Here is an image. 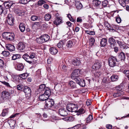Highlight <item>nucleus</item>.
Wrapping results in <instances>:
<instances>
[{
  "label": "nucleus",
  "mask_w": 129,
  "mask_h": 129,
  "mask_svg": "<svg viewBox=\"0 0 129 129\" xmlns=\"http://www.w3.org/2000/svg\"><path fill=\"white\" fill-rule=\"evenodd\" d=\"M2 54L5 56H7L9 54V53L8 51H4L2 52Z\"/></svg>",
  "instance_id": "nucleus-50"
},
{
  "label": "nucleus",
  "mask_w": 129,
  "mask_h": 129,
  "mask_svg": "<svg viewBox=\"0 0 129 129\" xmlns=\"http://www.w3.org/2000/svg\"><path fill=\"white\" fill-rule=\"evenodd\" d=\"M75 80L77 83L79 84L80 86L82 87L84 86L85 85V82L84 80L82 79H80L79 78H76Z\"/></svg>",
  "instance_id": "nucleus-11"
},
{
  "label": "nucleus",
  "mask_w": 129,
  "mask_h": 129,
  "mask_svg": "<svg viewBox=\"0 0 129 129\" xmlns=\"http://www.w3.org/2000/svg\"><path fill=\"white\" fill-rule=\"evenodd\" d=\"M4 8L1 5H0V15H1L4 11Z\"/></svg>",
  "instance_id": "nucleus-57"
},
{
  "label": "nucleus",
  "mask_w": 129,
  "mask_h": 129,
  "mask_svg": "<svg viewBox=\"0 0 129 129\" xmlns=\"http://www.w3.org/2000/svg\"><path fill=\"white\" fill-rule=\"evenodd\" d=\"M109 27H108V29L110 31L113 32L115 31L116 30V26L115 25H109Z\"/></svg>",
  "instance_id": "nucleus-27"
},
{
  "label": "nucleus",
  "mask_w": 129,
  "mask_h": 129,
  "mask_svg": "<svg viewBox=\"0 0 129 129\" xmlns=\"http://www.w3.org/2000/svg\"><path fill=\"white\" fill-rule=\"evenodd\" d=\"M80 74V71L78 69H75L73 71L71 74V78L75 80H76V78H79L78 76Z\"/></svg>",
  "instance_id": "nucleus-6"
},
{
  "label": "nucleus",
  "mask_w": 129,
  "mask_h": 129,
  "mask_svg": "<svg viewBox=\"0 0 129 129\" xmlns=\"http://www.w3.org/2000/svg\"><path fill=\"white\" fill-rule=\"evenodd\" d=\"M9 95V93L6 91H4L2 92V96L3 98H7Z\"/></svg>",
  "instance_id": "nucleus-32"
},
{
  "label": "nucleus",
  "mask_w": 129,
  "mask_h": 129,
  "mask_svg": "<svg viewBox=\"0 0 129 129\" xmlns=\"http://www.w3.org/2000/svg\"><path fill=\"white\" fill-rule=\"evenodd\" d=\"M2 36L5 39L8 41H12L14 39V34L10 33H3Z\"/></svg>",
  "instance_id": "nucleus-2"
},
{
  "label": "nucleus",
  "mask_w": 129,
  "mask_h": 129,
  "mask_svg": "<svg viewBox=\"0 0 129 129\" xmlns=\"http://www.w3.org/2000/svg\"><path fill=\"white\" fill-rule=\"evenodd\" d=\"M93 117L92 115H89L88 117L86 119V122L87 123H88L90 122L92 120Z\"/></svg>",
  "instance_id": "nucleus-38"
},
{
  "label": "nucleus",
  "mask_w": 129,
  "mask_h": 129,
  "mask_svg": "<svg viewBox=\"0 0 129 129\" xmlns=\"http://www.w3.org/2000/svg\"><path fill=\"white\" fill-rule=\"evenodd\" d=\"M51 18V15L48 14L45 15L44 16L45 20L46 21H49L50 19Z\"/></svg>",
  "instance_id": "nucleus-41"
},
{
  "label": "nucleus",
  "mask_w": 129,
  "mask_h": 129,
  "mask_svg": "<svg viewBox=\"0 0 129 129\" xmlns=\"http://www.w3.org/2000/svg\"><path fill=\"white\" fill-rule=\"evenodd\" d=\"M116 38V43H117L119 47H121V45L123 44L121 39L119 38Z\"/></svg>",
  "instance_id": "nucleus-28"
},
{
  "label": "nucleus",
  "mask_w": 129,
  "mask_h": 129,
  "mask_svg": "<svg viewBox=\"0 0 129 129\" xmlns=\"http://www.w3.org/2000/svg\"><path fill=\"white\" fill-rule=\"evenodd\" d=\"M67 17L69 19L70 21L73 22H76V19H74L72 17V16L70 14H68L67 15Z\"/></svg>",
  "instance_id": "nucleus-44"
},
{
  "label": "nucleus",
  "mask_w": 129,
  "mask_h": 129,
  "mask_svg": "<svg viewBox=\"0 0 129 129\" xmlns=\"http://www.w3.org/2000/svg\"><path fill=\"white\" fill-rule=\"evenodd\" d=\"M25 48L24 44L22 42H19L17 45V49L20 52H23Z\"/></svg>",
  "instance_id": "nucleus-10"
},
{
  "label": "nucleus",
  "mask_w": 129,
  "mask_h": 129,
  "mask_svg": "<svg viewBox=\"0 0 129 129\" xmlns=\"http://www.w3.org/2000/svg\"><path fill=\"white\" fill-rule=\"evenodd\" d=\"M63 44V43L62 41H61L60 42L58 43L57 44V47L60 48L62 47V45Z\"/></svg>",
  "instance_id": "nucleus-54"
},
{
  "label": "nucleus",
  "mask_w": 129,
  "mask_h": 129,
  "mask_svg": "<svg viewBox=\"0 0 129 129\" xmlns=\"http://www.w3.org/2000/svg\"><path fill=\"white\" fill-rule=\"evenodd\" d=\"M77 112L78 113L77 114L78 115L80 114H81L84 113L85 112V109L81 107L78 110Z\"/></svg>",
  "instance_id": "nucleus-31"
},
{
  "label": "nucleus",
  "mask_w": 129,
  "mask_h": 129,
  "mask_svg": "<svg viewBox=\"0 0 129 129\" xmlns=\"http://www.w3.org/2000/svg\"><path fill=\"white\" fill-rule=\"evenodd\" d=\"M90 45L92 46L94 44L95 40L93 38H91L89 40Z\"/></svg>",
  "instance_id": "nucleus-45"
},
{
  "label": "nucleus",
  "mask_w": 129,
  "mask_h": 129,
  "mask_svg": "<svg viewBox=\"0 0 129 129\" xmlns=\"http://www.w3.org/2000/svg\"><path fill=\"white\" fill-rule=\"evenodd\" d=\"M80 61L77 59H75L72 61V63L73 65L75 66H79L80 64Z\"/></svg>",
  "instance_id": "nucleus-30"
},
{
  "label": "nucleus",
  "mask_w": 129,
  "mask_h": 129,
  "mask_svg": "<svg viewBox=\"0 0 129 129\" xmlns=\"http://www.w3.org/2000/svg\"><path fill=\"white\" fill-rule=\"evenodd\" d=\"M107 39L106 38H102L100 44L101 47L105 46L107 43Z\"/></svg>",
  "instance_id": "nucleus-16"
},
{
  "label": "nucleus",
  "mask_w": 129,
  "mask_h": 129,
  "mask_svg": "<svg viewBox=\"0 0 129 129\" xmlns=\"http://www.w3.org/2000/svg\"><path fill=\"white\" fill-rule=\"evenodd\" d=\"M123 94V91L119 90V91L118 92L115 93L113 94V96L114 97H117L121 96Z\"/></svg>",
  "instance_id": "nucleus-25"
},
{
  "label": "nucleus",
  "mask_w": 129,
  "mask_h": 129,
  "mask_svg": "<svg viewBox=\"0 0 129 129\" xmlns=\"http://www.w3.org/2000/svg\"><path fill=\"white\" fill-rule=\"evenodd\" d=\"M45 3V2L44 1L42 0H40L38 2V5L40 6H41Z\"/></svg>",
  "instance_id": "nucleus-53"
},
{
  "label": "nucleus",
  "mask_w": 129,
  "mask_h": 129,
  "mask_svg": "<svg viewBox=\"0 0 129 129\" xmlns=\"http://www.w3.org/2000/svg\"><path fill=\"white\" fill-rule=\"evenodd\" d=\"M6 48L10 51H14L15 49L14 46L10 44H6Z\"/></svg>",
  "instance_id": "nucleus-13"
},
{
  "label": "nucleus",
  "mask_w": 129,
  "mask_h": 129,
  "mask_svg": "<svg viewBox=\"0 0 129 129\" xmlns=\"http://www.w3.org/2000/svg\"><path fill=\"white\" fill-rule=\"evenodd\" d=\"M14 20V18L12 15L10 14H9L6 17V21L7 23L11 26L13 25Z\"/></svg>",
  "instance_id": "nucleus-4"
},
{
  "label": "nucleus",
  "mask_w": 129,
  "mask_h": 129,
  "mask_svg": "<svg viewBox=\"0 0 129 129\" xmlns=\"http://www.w3.org/2000/svg\"><path fill=\"white\" fill-rule=\"evenodd\" d=\"M2 84L5 85L7 87H10V86L8 82H7L5 81H0Z\"/></svg>",
  "instance_id": "nucleus-55"
},
{
  "label": "nucleus",
  "mask_w": 129,
  "mask_h": 129,
  "mask_svg": "<svg viewBox=\"0 0 129 129\" xmlns=\"http://www.w3.org/2000/svg\"><path fill=\"white\" fill-rule=\"evenodd\" d=\"M30 57V60H31L32 61L33 60V58H34L35 56V54L34 53L31 52L28 53Z\"/></svg>",
  "instance_id": "nucleus-43"
},
{
  "label": "nucleus",
  "mask_w": 129,
  "mask_h": 129,
  "mask_svg": "<svg viewBox=\"0 0 129 129\" xmlns=\"http://www.w3.org/2000/svg\"><path fill=\"white\" fill-rule=\"evenodd\" d=\"M38 18V17L35 15L32 16L31 17V20L33 21L36 20Z\"/></svg>",
  "instance_id": "nucleus-51"
},
{
  "label": "nucleus",
  "mask_w": 129,
  "mask_h": 129,
  "mask_svg": "<svg viewBox=\"0 0 129 129\" xmlns=\"http://www.w3.org/2000/svg\"><path fill=\"white\" fill-rule=\"evenodd\" d=\"M59 113L62 116H65L68 114L67 109H60L59 110Z\"/></svg>",
  "instance_id": "nucleus-12"
},
{
  "label": "nucleus",
  "mask_w": 129,
  "mask_h": 129,
  "mask_svg": "<svg viewBox=\"0 0 129 129\" xmlns=\"http://www.w3.org/2000/svg\"><path fill=\"white\" fill-rule=\"evenodd\" d=\"M49 51L50 53L53 55L56 54L58 52L57 50L54 47L50 48L49 49Z\"/></svg>",
  "instance_id": "nucleus-23"
},
{
  "label": "nucleus",
  "mask_w": 129,
  "mask_h": 129,
  "mask_svg": "<svg viewBox=\"0 0 129 129\" xmlns=\"http://www.w3.org/2000/svg\"><path fill=\"white\" fill-rule=\"evenodd\" d=\"M66 45L67 47L70 48L74 45V44L72 40H70L68 41Z\"/></svg>",
  "instance_id": "nucleus-26"
},
{
  "label": "nucleus",
  "mask_w": 129,
  "mask_h": 129,
  "mask_svg": "<svg viewBox=\"0 0 129 129\" xmlns=\"http://www.w3.org/2000/svg\"><path fill=\"white\" fill-rule=\"evenodd\" d=\"M24 66L22 63H19L17 64L16 67V69L18 71H21L23 69Z\"/></svg>",
  "instance_id": "nucleus-15"
},
{
  "label": "nucleus",
  "mask_w": 129,
  "mask_h": 129,
  "mask_svg": "<svg viewBox=\"0 0 129 129\" xmlns=\"http://www.w3.org/2000/svg\"><path fill=\"white\" fill-rule=\"evenodd\" d=\"M54 102L53 100L48 99L45 101L44 107L45 108H51L54 105Z\"/></svg>",
  "instance_id": "nucleus-5"
},
{
  "label": "nucleus",
  "mask_w": 129,
  "mask_h": 129,
  "mask_svg": "<svg viewBox=\"0 0 129 129\" xmlns=\"http://www.w3.org/2000/svg\"><path fill=\"white\" fill-rule=\"evenodd\" d=\"M20 58V56L19 54H16L13 55L12 57V59L13 60H15Z\"/></svg>",
  "instance_id": "nucleus-42"
},
{
  "label": "nucleus",
  "mask_w": 129,
  "mask_h": 129,
  "mask_svg": "<svg viewBox=\"0 0 129 129\" xmlns=\"http://www.w3.org/2000/svg\"><path fill=\"white\" fill-rule=\"evenodd\" d=\"M23 91L25 93L29 94V95H30L31 90L30 87L28 86H25Z\"/></svg>",
  "instance_id": "nucleus-14"
},
{
  "label": "nucleus",
  "mask_w": 129,
  "mask_h": 129,
  "mask_svg": "<svg viewBox=\"0 0 129 129\" xmlns=\"http://www.w3.org/2000/svg\"><path fill=\"white\" fill-rule=\"evenodd\" d=\"M75 6L76 8L78 9H80L82 7V5L80 2L77 1H75Z\"/></svg>",
  "instance_id": "nucleus-22"
},
{
  "label": "nucleus",
  "mask_w": 129,
  "mask_h": 129,
  "mask_svg": "<svg viewBox=\"0 0 129 129\" xmlns=\"http://www.w3.org/2000/svg\"><path fill=\"white\" fill-rule=\"evenodd\" d=\"M48 98L46 96L44 93L40 95L39 97V100L42 101H46V100L48 99Z\"/></svg>",
  "instance_id": "nucleus-21"
},
{
  "label": "nucleus",
  "mask_w": 129,
  "mask_h": 129,
  "mask_svg": "<svg viewBox=\"0 0 129 129\" xmlns=\"http://www.w3.org/2000/svg\"><path fill=\"white\" fill-rule=\"evenodd\" d=\"M108 2L107 0H105L102 2V5L104 7H106L107 5Z\"/></svg>",
  "instance_id": "nucleus-52"
},
{
  "label": "nucleus",
  "mask_w": 129,
  "mask_h": 129,
  "mask_svg": "<svg viewBox=\"0 0 129 129\" xmlns=\"http://www.w3.org/2000/svg\"><path fill=\"white\" fill-rule=\"evenodd\" d=\"M19 114L18 113H16L15 114H14L12 115L10 117V118H13L14 117H16L17 115Z\"/></svg>",
  "instance_id": "nucleus-62"
},
{
  "label": "nucleus",
  "mask_w": 129,
  "mask_h": 129,
  "mask_svg": "<svg viewBox=\"0 0 129 129\" xmlns=\"http://www.w3.org/2000/svg\"><path fill=\"white\" fill-rule=\"evenodd\" d=\"M19 28L21 32H24L25 30V27L24 24L22 23H21L19 25Z\"/></svg>",
  "instance_id": "nucleus-29"
},
{
  "label": "nucleus",
  "mask_w": 129,
  "mask_h": 129,
  "mask_svg": "<svg viewBox=\"0 0 129 129\" xmlns=\"http://www.w3.org/2000/svg\"><path fill=\"white\" fill-rule=\"evenodd\" d=\"M42 36H43V38L45 42L48 41L49 39V37L48 35H44Z\"/></svg>",
  "instance_id": "nucleus-37"
},
{
  "label": "nucleus",
  "mask_w": 129,
  "mask_h": 129,
  "mask_svg": "<svg viewBox=\"0 0 129 129\" xmlns=\"http://www.w3.org/2000/svg\"><path fill=\"white\" fill-rule=\"evenodd\" d=\"M118 78V76L116 75H114L111 77V79L112 81H114L117 80Z\"/></svg>",
  "instance_id": "nucleus-39"
},
{
  "label": "nucleus",
  "mask_w": 129,
  "mask_h": 129,
  "mask_svg": "<svg viewBox=\"0 0 129 129\" xmlns=\"http://www.w3.org/2000/svg\"><path fill=\"white\" fill-rule=\"evenodd\" d=\"M29 2V0H19V3L23 4H26Z\"/></svg>",
  "instance_id": "nucleus-47"
},
{
  "label": "nucleus",
  "mask_w": 129,
  "mask_h": 129,
  "mask_svg": "<svg viewBox=\"0 0 129 129\" xmlns=\"http://www.w3.org/2000/svg\"><path fill=\"white\" fill-rule=\"evenodd\" d=\"M23 57L27 62L30 64H34V61L33 60L32 61L31 60H30V57L28 52L23 55Z\"/></svg>",
  "instance_id": "nucleus-8"
},
{
  "label": "nucleus",
  "mask_w": 129,
  "mask_h": 129,
  "mask_svg": "<svg viewBox=\"0 0 129 129\" xmlns=\"http://www.w3.org/2000/svg\"><path fill=\"white\" fill-rule=\"evenodd\" d=\"M106 127L108 129H111L112 128V126L110 124H107L106 125Z\"/></svg>",
  "instance_id": "nucleus-63"
},
{
  "label": "nucleus",
  "mask_w": 129,
  "mask_h": 129,
  "mask_svg": "<svg viewBox=\"0 0 129 129\" xmlns=\"http://www.w3.org/2000/svg\"><path fill=\"white\" fill-rule=\"evenodd\" d=\"M123 73L128 78L129 80V70H125L123 71Z\"/></svg>",
  "instance_id": "nucleus-49"
},
{
  "label": "nucleus",
  "mask_w": 129,
  "mask_h": 129,
  "mask_svg": "<svg viewBox=\"0 0 129 129\" xmlns=\"http://www.w3.org/2000/svg\"><path fill=\"white\" fill-rule=\"evenodd\" d=\"M13 4V3L12 2H7L5 3L4 5L6 9H8L11 7Z\"/></svg>",
  "instance_id": "nucleus-33"
},
{
  "label": "nucleus",
  "mask_w": 129,
  "mask_h": 129,
  "mask_svg": "<svg viewBox=\"0 0 129 129\" xmlns=\"http://www.w3.org/2000/svg\"><path fill=\"white\" fill-rule=\"evenodd\" d=\"M62 22V20L60 17H57L56 20L54 21V23L58 25Z\"/></svg>",
  "instance_id": "nucleus-24"
},
{
  "label": "nucleus",
  "mask_w": 129,
  "mask_h": 129,
  "mask_svg": "<svg viewBox=\"0 0 129 129\" xmlns=\"http://www.w3.org/2000/svg\"><path fill=\"white\" fill-rule=\"evenodd\" d=\"M46 86L45 84H42L40 85L38 89V91L40 93L41 92H44L45 90Z\"/></svg>",
  "instance_id": "nucleus-18"
},
{
  "label": "nucleus",
  "mask_w": 129,
  "mask_h": 129,
  "mask_svg": "<svg viewBox=\"0 0 129 129\" xmlns=\"http://www.w3.org/2000/svg\"><path fill=\"white\" fill-rule=\"evenodd\" d=\"M121 20L119 17H116V21L118 23H120L121 22Z\"/></svg>",
  "instance_id": "nucleus-56"
},
{
  "label": "nucleus",
  "mask_w": 129,
  "mask_h": 129,
  "mask_svg": "<svg viewBox=\"0 0 129 129\" xmlns=\"http://www.w3.org/2000/svg\"><path fill=\"white\" fill-rule=\"evenodd\" d=\"M8 111L7 109H4L2 113V115L3 116H5L8 113Z\"/></svg>",
  "instance_id": "nucleus-46"
},
{
  "label": "nucleus",
  "mask_w": 129,
  "mask_h": 129,
  "mask_svg": "<svg viewBox=\"0 0 129 129\" xmlns=\"http://www.w3.org/2000/svg\"><path fill=\"white\" fill-rule=\"evenodd\" d=\"M4 61L2 59H0V67H3L4 66Z\"/></svg>",
  "instance_id": "nucleus-58"
},
{
  "label": "nucleus",
  "mask_w": 129,
  "mask_h": 129,
  "mask_svg": "<svg viewBox=\"0 0 129 129\" xmlns=\"http://www.w3.org/2000/svg\"><path fill=\"white\" fill-rule=\"evenodd\" d=\"M78 106L77 104L70 103L67 105L66 106L67 110L71 112H76L77 110Z\"/></svg>",
  "instance_id": "nucleus-3"
},
{
  "label": "nucleus",
  "mask_w": 129,
  "mask_h": 129,
  "mask_svg": "<svg viewBox=\"0 0 129 129\" xmlns=\"http://www.w3.org/2000/svg\"><path fill=\"white\" fill-rule=\"evenodd\" d=\"M101 2L98 0H96L93 2L94 5L100 9L102 8V6H101Z\"/></svg>",
  "instance_id": "nucleus-17"
},
{
  "label": "nucleus",
  "mask_w": 129,
  "mask_h": 129,
  "mask_svg": "<svg viewBox=\"0 0 129 129\" xmlns=\"http://www.w3.org/2000/svg\"><path fill=\"white\" fill-rule=\"evenodd\" d=\"M121 48H123V49H126L128 48V47L127 46L125 45V44H122V45H121Z\"/></svg>",
  "instance_id": "nucleus-64"
},
{
  "label": "nucleus",
  "mask_w": 129,
  "mask_h": 129,
  "mask_svg": "<svg viewBox=\"0 0 129 129\" xmlns=\"http://www.w3.org/2000/svg\"><path fill=\"white\" fill-rule=\"evenodd\" d=\"M102 66V63L101 61L96 60L95 61L94 63L92 66V70H99Z\"/></svg>",
  "instance_id": "nucleus-7"
},
{
  "label": "nucleus",
  "mask_w": 129,
  "mask_h": 129,
  "mask_svg": "<svg viewBox=\"0 0 129 129\" xmlns=\"http://www.w3.org/2000/svg\"><path fill=\"white\" fill-rule=\"evenodd\" d=\"M96 71L95 73H94V77L96 78L99 77L101 74V73L98 70H95Z\"/></svg>",
  "instance_id": "nucleus-35"
},
{
  "label": "nucleus",
  "mask_w": 129,
  "mask_h": 129,
  "mask_svg": "<svg viewBox=\"0 0 129 129\" xmlns=\"http://www.w3.org/2000/svg\"><path fill=\"white\" fill-rule=\"evenodd\" d=\"M117 62L116 57L113 56L110 57L108 59V63L111 67H115L114 68L115 70L117 71H119L120 68L119 66H116V63Z\"/></svg>",
  "instance_id": "nucleus-1"
},
{
  "label": "nucleus",
  "mask_w": 129,
  "mask_h": 129,
  "mask_svg": "<svg viewBox=\"0 0 129 129\" xmlns=\"http://www.w3.org/2000/svg\"><path fill=\"white\" fill-rule=\"evenodd\" d=\"M27 74L25 73L23 74H19V77H21L23 79H25L27 77Z\"/></svg>",
  "instance_id": "nucleus-48"
},
{
  "label": "nucleus",
  "mask_w": 129,
  "mask_h": 129,
  "mask_svg": "<svg viewBox=\"0 0 129 129\" xmlns=\"http://www.w3.org/2000/svg\"><path fill=\"white\" fill-rule=\"evenodd\" d=\"M116 39H114L112 37L110 38L108 40L109 46L111 48H113L114 46L116 45Z\"/></svg>",
  "instance_id": "nucleus-9"
},
{
  "label": "nucleus",
  "mask_w": 129,
  "mask_h": 129,
  "mask_svg": "<svg viewBox=\"0 0 129 129\" xmlns=\"http://www.w3.org/2000/svg\"><path fill=\"white\" fill-rule=\"evenodd\" d=\"M25 86L22 84H19L17 86V89L19 90L23 91V89Z\"/></svg>",
  "instance_id": "nucleus-40"
},
{
  "label": "nucleus",
  "mask_w": 129,
  "mask_h": 129,
  "mask_svg": "<svg viewBox=\"0 0 129 129\" xmlns=\"http://www.w3.org/2000/svg\"><path fill=\"white\" fill-rule=\"evenodd\" d=\"M118 58L120 60H124L125 59V55L124 53L121 52L118 54Z\"/></svg>",
  "instance_id": "nucleus-19"
},
{
  "label": "nucleus",
  "mask_w": 129,
  "mask_h": 129,
  "mask_svg": "<svg viewBox=\"0 0 129 129\" xmlns=\"http://www.w3.org/2000/svg\"><path fill=\"white\" fill-rule=\"evenodd\" d=\"M40 22H35L32 25L33 26H39L40 24Z\"/></svg>",
  "instance_id": "nucleus-60"
},
{
  "label": "nucleus",
  "mask_w": 129,
  "mask_h": 129,
  "mask_svg": "<svg viewBox=\"0 0 129 129\" xmlns=\"http://www.w3.org/2000/svg\"><path fill=\"white\" fill-rule=\"evenodd\" d=\"M36 41L37 43L39 44H42L45 43L42 36H41L39 38H37Z\"/></svg>",
  "instance_id": "nucleus-20"
},
{
  "label": "nucleus",
  "mask_w": 129,
  "mask_h": 129,
  "mask_svg": "<svg viewBox=\"0 0 129 129\" xmlns=\"http://www.w3.org/2000/svg\"><path fill=\"white\" fill-rule=\"evenodd\" d=\"M74 120V118L72 116H68V121H72Z\"/></svg>",
  "instance_id": "nucleus-59"
},
{
  "label": "nucleus",
  "mask_w": 129,
  "mask_h": 129,
  "mask_svg": "<svg viewBox=\"0 0 129 129\" xmlns=\"http://www.w3.org/2000/svg\"><path fill=\"white\" fill-rule=\"evenodd\" d=\"M80 126V124H78L75 125L73 127H72L69 129H77Z\"/></svg>",
  "instance_id": "nucleus-61"
},
{
  "label": "nucleus",
  "mask_w": 129,
  "mask_h": 129,
  "mask_svg": "<svg viewBox=\"0 0 129 129\" xmlns=\"http://www.w3.org/2000/svg\"><path fill=\"white\" fill-rule=\"evenodd\" d=\"M44 93L46 96L47 97H49L51 94V91L49 89H47L45 90L44 91Z\"/></svg>",
  "instance_id": "nucleus-36"
},
{
  "label": "nucleus",
  "mask_w": 129,
  "mask_h": 129,
  "mask_svg": "<svg viewBox=\"0 0 129 129\" xmlns=\"http://www.w3.org/2000/svg\"><path fill=\"white\" fill-rule=\"evenodd\" d=\"M68 85L72 88H76V85L75 83L73 81H70L68 83Z\"/></svg>",
  "instance_id": "nucleus-34"
}]
</instances>
